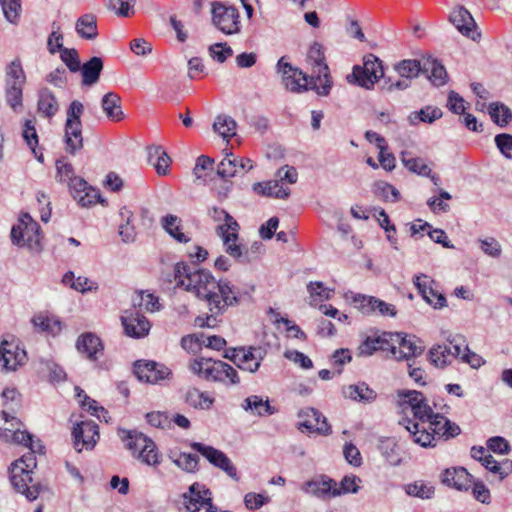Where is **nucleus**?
Returning a JSON list of instances; mask_svg holds the SVG:
<instances>
[{
	"mask_svg": "<svg viewBox=\"0 0 512 512\" xmlns=\"http://www.w3.org/2000/svg\"><path fill=\"white\" fill-rule=\"evenodd\" d=\"M265 354V350L261 347L233 348L230 360L241 370L254 373L259 369Z\"/></svg>",
	"mask_w": 512,
	"mask_h": 512,
	"instance_id": "obj_16",
	"label": "nucleus"
},
{
	"mask_svg": "<svg viewBox=\"0 0 512 512\" xmlns=\"http://www.w3.org/2000/svg\"><path fill=\"white\" fill-rule=\"evenodd\" d=\"M190 447L199 452L211 465L225 472L233 480L239 481L235 465L223 451L200 442H191Z\"/></svg>",
	"mask_w": 512,
	"mask_h": 512,
	"instance_id": "obj_11",
	"label": "nucleus"
},
{
	"mask_svg": "<svg viewBox=\"0 0 512 512\" xmlns=\"http://www.w3.org/2000/svg\"><path fill=\"white\" fill-rule=\"evenodd\" d=\"M343 395L346 398L360 402H372L376 398V392L365 383L344 387Z\"/></svg>",
	"mask_w": 512,
	"mask_h": 512,
	"instance_id": "obj_38",
	"label": "nucleus"
},
{
	"mask_svg": "<svg viewBox=\"0 0 512 512\" xmlns=\"http://www.w3.org/2000/svg\"><path fill=\"white\" fill-rule=\"evenodd\" d=\"M236 121L229 115L220 114L215 118L213 130L223 139H230L236 135Z\"/></svg>",
	"mask_w": 512,
	"mask_h": 512,
	"instance_id": "obj_43",
	"label": "nucleus"
},
{
	"mask_svg": "<svg viewBox=\"0 0 512 512\" xmlns=\"http://www.w3.org/2000/svg\"><path fill=\"white\" fill-rule=\"evenodd\" d=\"M11 241L19 248H26L32 253L43 249L40 225L28 213H23L11 229Z\"/></svg>",
	"mask_w": 512,
	"mask_h": 512,
	"instance_id": "obj_4",
	"label": "nucleus"
},
{
	"mask_svg": "<svg viewBox=\"0 0 512 512\" xmlns=\"http://www.w3.org/2000/svg\"><path fill=\"white\" fill-rule=\"evenodd\" d=\"M5 100L14 112L23 107V88L26 75L20 59L16 58L5 67Z\"/></svg>",
	"mask_w": 512,
	"mask_h": 512,
	"instance_id": "obj_5",
	"label": "nucleus"
},
{
	"mask_svg": "<svg viewBox=\"0 0 512 512\" xmlns=\"http://www.w3.org/2000/svg\"><path fill=\"white\" fill-rule=\"evenodd\" d=\"M185 401L189 406L195 409L208 410L213 405L214 398L205 392H201L197 388H190L186 392Z\"/></svg>",
	"mask_w": 512,
	"mask_h": 512,
	"instance_id": "obj_42",
	"label": "nucleus"
},
{
	"mask_svg": "<svg viewBox=\"0 0 512 512\" xmlns=\"http://www.w3.org/2000/svg\"><path fill=\"white\" fill-rule=\"evenodd\" d=\"M298 417L303 419L298 423V429H307L310 433H317L319 435H330L332 433L331 426L327 418L317 409L308 407L302 409L298 413Z\"/></svg>",
	"mask_w": 512,
	"mask_h": 512,
	"instance_id": "obj_19",
	"label": "nucleus"
},
{
	"mask_svg": "<svg viewBox=\"0 0 512 512\" xmlns=\"http://www.w3.org/2000/svg\"><path fill=\"white\" fill-rule=\"evenodd\" d=\"M389 340L391 341L389 351L397 360H409L421 355L424 351V347L417 344L418 340L414 336L408 337L402 333H389Z\"/></svg>",
	"mask_w": 512,
	"mask_h": 512,
	"instance_id": "obj_15",
	"label": "nucleus"
},
{
	"mask_svg": "<svg viewBox=\"0 0 512 512\" xmlns=\"http://www.w3.org/2000/svg\"><path fill=\"white\" fill-rule=\"evenodd\" d=\"M28 447L30 451L24 454L19 460L15 461L13 464H20L23 468L29 469V472H32L36 467V458L35 453H42L44 447L39 443H35L33 441V436H31V444L24 445Z\"/></svg>",
	"mask_w": 512,
	"mask_h": 512,
	"instance_id": "obj_50",
	"label": "nucleus"
},
{
	"mask_svg": "<svg viewBox=\"0 0 512 512\" xmlns=\"http://www.w3.org/2000/svg\"><path fill=\"white\" fill-rule=\"evenodd\" d=\"M255 193L263 196L285 199L290 195V189L283 187L278 180L257 182L253 185Z\"/></svg>",
	"mask_w": 512,
	"mask_h": 512,
	"instance_id": "obj_32",
	"label": "nucleus"
},
{
	"mask_svg": "<svg viewBox=\"0 0 512 512\" xmlns=\"http://www.w3.org/2000/svg\"><path fill=\"white\" fill-rule=\"evenodd\" d=\"M121 433V438L126 443V448L131 450L137 459L149 466L160 464V454L152 439L136 431L122 430Z\"/></svg>",
	"mask_w": 512,
	"mask_h": 512,
	"instance_id": "obj_6",
	"label": "nucleus"
},
{
	"mask_svg": "<svg viewBox=\"0 0 512 512\" xmlns=\"http://www.w3.org/2000/svg\"><path fill=\"white\" fill-rule=\"evenodd\" d=\"M119 215L121 223L119 225V235L125 243L134 242L136 239V229L134 226V214L127 207L120 209Z\"/></svg>",
	"mask_w": 512,
	"mask_h": 512,
	"instance_id": "obj_36",
	"label": "nucleus"
},
{
	"mask_svg": "<svg viewBox=\"0 0 512 512\" xmlns=\"http://www.w3.org/2000/svg\"><path fill=\"white\" fill-rule=\"evenodd\" d=\"M213 164L214 161L210 157L201 155L197 158L193 174L197 179H205L208 172L213 170Z\"/></svg>",
	"mask_w": 512,
	"mask_h": 512,
	"instance_id": "obj_64",
	"label": "nucleus"
},
{
	"mask_svg": "<svg viewBox=\"0 0 512 512\" xmlns=\"http://www.w3.org/2000/svg\"><path fill=\"white\" fill-rule=\"evenodd\" d=\"M76 31L80 37L93 40L97 37V19L93 14L81 16L75 25Z\"/></svg>",
	"mask_w": 512,
	"mask_h": 512,
	"instance_id": "obj_40",
	"label": "nucleus"
},
{
	"mask_svg": "<svg viewBox=\"0 0 512 512\" xmlns=\"http://www.w3.org/2000/svg\"><path fill=\"white\" fill-rule=\"evenodd\" d=\"M181 219L173 214H168L161 219L163 229L179 243H187L190 238L182 232Z\"/></svg>",
	"mask_w": 512,
	"mask_h": 512,
	"instance_id": "obj_37",
	"label": "nucleus"
},
{
	"mask_svg": "<svg viewBox=\"0 0 512 512\" xmlns=\"http://www.w3.org/2000/svg\"><path fill=\"white\" fill-rule=\"evenodd\" d=\"M134 373L140 381L150 384H159L172 375V371L164 364L145 360L135 362Z\"/></svg>",
	"mask_w": 512,
	"mask_h": 512,
	"instance_id": "obj_17",
	"label": "nucleus"
},
{
	"mask_svg": "<svg viewBox=\"0 0 512 512\" xmlns=\"http://www.w3.org/2000/svg\"><path fill=\"white\" fill-rule=\"evenodd\" d=\"M384 75L382 62L373 54L364 57V64L362 67L355 66L353 72L347 75L349 83H357L359 86L366 89L373 88L374 84L379 81Z\"/></svg>",
	"mask_w": 512,
	"mask_h": 512,
	"instance_id": "obj_9",
	"label": "nucleus"
},
{
	"mask_svg": "<svg viewBox=\"0 0 512 512\" xmlns=\"http://www.w3.org/2000/svg\"><path fill=\"white\" fill-rule=\"evenodd\" d=\"M354 301L359 303L363 313H377L381 316H396V308L394 305L380 300L373 296L358 295Z\"/></svg>",
	"mask_w": 512,
	"mask_h": 512,
	"instance_id": "obj_25",
	"label": "nucleus"
},
{
	"mask_svg": "<svg viewBox=\"0 0 512 512\" xmlns=\"http://www.w3.org/2000/svg\"><path fill=\"white\" fill-rule=\"evenodd\" d=\"M29 469L20 464H12L10 468V480L14 489L24 495L27 500L34 501L40 493V485L35 482Z\"/></svg>",
	"mask_w": 512,
	"mask_h": 512,
	"instance_id": "obj_14",
	"label": "nucleus"
},
{
	"mask_svg": "<svg viewBox=\"0 0 512 512\" xmlns=\"http://www.w3.org/2000/svg\"><path fill=\"white\" fill-rule=\"evenodd\" d=\"M148 158L159 175H166L168 173L171 160L162 147L154 146L149 148Z\"/></svg>",
	"mask_w": 512,
	"mask_h": 512,
	"instance_id": "obj_39",
	"label": "nucleus"
},
{
	"mask_svg": "<svg viewBox=\"0 0 512 512\" xmlns=\"http://www.w3.org/2000/svg\"><path fill=\"white\" fill-rule=\"evenodd\" d=\"M378 449L380 450L381 454L386 458V460L391 465H399L401 462V459L399 458L397 454V444L396 442L391 438H384L380 440Z\"/></svg>",
	"mask_w": 512,
	"mask_h": 512,
	"instance_id": "obj_52",
	"label": "nucleus"
},
{
	"mask_svg": "<svg viewBox=\"0 0 512 512\" xmlns=\"http://www.w3.org/2000/svg\"><path fill=\"white\" fill-rule=\"evenodd\" d=\"M103 70V60L94 56L89 61L81 65L80 72L82 75V85L92 86L99 81Z\"/></svg>",
	"mask_w": 512,
	"mask_h": 512,
	"instance_id": "obj_30",
	"label": "nucleus"
},
{
	"mask_svg": "<svg viewBox=\"0 0 512 512\" xmlns=\"http://www.w3.org/2000/svg\"><path fill=\"white\" fill-rule=\"evenodd\" d=\"M212 23L226 35L238 34L241 30L240 14L234 6L222 2L212 3Z\"/></svg>",
	"mask_w": 512,
	"mask_h": 512,
	"instance_id": "obj_10",
	"label": "nucleus"
},
{
	"mask_svg": "<svg viewBox=\"0 0 512 512\" xmlns=\"http://www.w3.org/2000/svg\"><path fill=\"white\" fill-rule=\"evenodd\" d=\"M32 323L34 324L35 328L41 332H49L55 334L61 330L60 322L58 320H54L43 315H37L33 317Z\"/></svg>",
	"mask_w": 512,
	"mask_h": 512,
	"instance_id": "obj_57",
	"label": "nucleus"
},
{
	"mask_svg": "<svg viewBox=\"0 0 512 512\" xmlns=\"http://www.w3.org/2000/svg\"><path fill=\"white\" fill-rule=\"evenodd\" d=\"M83 112L84 105L78 100H73L66 111L64 140L66 144V151L72 155L83 148L81 122Z\"/></svg>",
	"mask_w": 512,
	"mask_h": 512,
	"instance_id": "obj_7",
	"label": "nucleus"
},
{
	"mask_svg": "<svg viewBox=\"0 0 512 512\" xmlns=\"http://www.w3.org/2000/svg\"><path fill=\"white\" fill-rule=\"evenodd\" d=\"M449 20L462 35L473 41L480 38L481 34L476 31V22L465 7H455L450 13Z\"/></svg>",
	"mask_w": 512,
	"mask_h": 512,
	"instance_id": "obj_21",
	"label": "nucleus"
},
{
	"mask_svg": "<svg viewBox=\"0 0 512 512\" xmlns=\"http://www.w3.org/2000/svg\"><path fill=\"white\" fill-rule=\"evenodd\" d=\"M482 465L491 473L498 475L500 481L512 473L511 460L504 459L503 461L498 462L491 454L485 456Z\"/></svg>",
	"mask_w": 512,
	"mask_h": 512,
	"instance_id": "obj_41",
	"label": "nucleus"
},
{
	"mask_svg": "<svg viewBox=\"0 0 512 512\" xmlns=\"http://www.w3.org/2000/svg\"><path fill=\"white\" fill-rule=\"evenodd\" d=\"M73 446L77 452L92 450L99 440L98 425L94 421H81L72 429Z\"/></svg>",
	"mask_w": 512,
	"mask_h": 512,
	"instance_id": "obj_18",
	"label": "nucleus"
},
{
	"mask_svg": "<svg viewBox=\"0 0 512 512\" xmlns=\"http://www.w3.org/2000/svg\"><path fill=\"white\" fill-rule=\"evenodd\" d=\"M21 422L7 410L0 413V438L8 443L31 444V434L20 429Z\"/></svg>",
	"mask_w": 512,
	"mask_h": 512,
	"instance_id": "obj_13",
	"label": "nucleus"
},
{
	"mask_svg": "<svg viewBox=\"0 0 512 512\" xmlns=\"http://www.w3.org/2000/svg\"><path fill=\"white\" fill-rule=\"evenodd\" d=\"M5 18L10 23H16L21 11V0H0Z\"/></svg>",
	"mask_w": 512,
	"mask_h": 512,
	"instance_id": "obj_58",
	"label": "nucleus"
},
{
	"mask_svg": "<svg viewBox=\"0 0 512 512\" xmlns=\"http://www.w3.org/2000/svg\"><path fill=\"white\" fill-rule=\"evenodd\" d=\"M443 113L440 108L434 106H426L419 111H414L408 116L411 125H416L418 122L433 123L435 120L440 119Z\"/></svg>",
	"mask_w": 512,
	"mask_h": 512,
	"instance_id": "obj_47",
	"label": "nucleus"
},
{
	"mask_svg": "<svg viewBox=\"0 0 512 512\" xmlns=\"http://www.w3.org/2000/svg\"><path fill=\"white\" fill-rule=\"evenodd\" d=\"M208 51L210 56L219 63H224L233 55L232 48L226 42L215 43L209 47Z\"/></svg>",
	"mask_w": 512,
	"mask_h": 512,
	"instance_id": "obj_62",
	"label": "nucleus"
},
{
	"mask_svg": "<svg viewBox=\"0 0 512 512\" xmlns=\"http://www.w3.org/2000/svg\"><path fill=\"white\" fill-rule=\"evenodd\" d=\"M413 283L423 299L436 309H441L447 305L446 298L443 294L433 289L434 280L425 274L416 275Z\"/></svg>",
	"mask_w": 512,
	"mask_h": 512,
	"instance_id": "obj_23",
	"label": "nucleus"
},
{
	"mask_svg": "<svg viewBox=\"0 0 512 512\" xmlns=\"http://www.w3.org/2000/svg\"><path fill=\"white\" fill-rule=\"evenodd\" d=\"M223 363L221 360L213 361L212 359L200 358L195 359L190 364V369L206 380L222 381Z\"/></svg>",
	"mask_w": 512,
	"mask_h": 512,
	"instance_id": "obj_24",
	"label": "nucleus"
},
{
	"mask_svg": "<svg viewBox=\"0 0 512 512\" xmlns=\"http://www.w3.org/2000/svg\"><path fill=\"white\" fill-rule=\"evenodd\" d=\"M3 404L8 412H15L20 407L21 395L15 388H6L2 392Z\"/></svg>",
	"mask_w": 512,
	"mask_h": 512,
	"instance_id": "obj_60",
	"label": "nucleus"
},
{
	"mask_svg": "<svg viewBox=\"0 0 512 512\" xmlns=\"http://www.w3.org/2000/svg\"><path fill=\"white\" fill-rule=\"evenodd\" d=\"M241 407L243 410L250 411L258 416L272 415L276 412V409L270 405L268 398L263 400L258 395H251L245 398Z\"/></svg>",
	"mask_w": 512,
	"mask_h": 512,
	"instance_id": "obj_34",
	"label": "nucleus"
},
{
	"mask_svg": "<svg viewBox=\"0 0 512 512\" xmlns=\"http://www.w3.org/2000/svg\"><path fill=\"white\" fill-rule=\"evenodd\" d=\"M442 482L457 490H467L472 482V476L463 467L446 469L442 474Z\"/></svg>",
	"mask_w": 512,
	"mask_h": 512,
	"instance_id": "obj_28",
	"label": "nucleus"
},
{
	"mask_svg": "<svg viewBox=\"0 0 512 512\" xmlns=\"http://www.w3.org/2000/svg\"><path fill=\"white\" fill-rule=\"evenodd\" d=\"M394 69L401 78L411 81L423 72V62L416 59H405L395 64Z\"/></svg>",
	"mask_w": 512,
	"mask_h": 512,
	"instance_id": "obj_44",
	"label": "nucleus"
},
{
	"mask_svg": "<svg viewBox=\"0 0 512 512\" xmlns=\"http://www.w3.org/2000/svg\"><path fill=\"white\" fill-rule=\"evenodd\" d=\"M59 52L61 60L67 66L70 72L75 73L80 71L81 62L76 49L65 47Z\"/></svg>",
	"mask_w": 512,
	"mask_h": 512,
	"instance_id": "obj_56",
	"label": "nucleus"
},
{
	"mask_svg": "<svg viewBox=\"0 0 512 512\" xmlns=\"http://www.w3.org/2000/svg\"><path fill=\"white\" fill-rule=\"evenodd\" d=\"M217 174L225 179L239 174L238 161L232 153L227 154L217 166Z\"/></svg>",
	"mask_w": 512,
	"mask_h": 512,
	"instance_id": "obj_51",
	"label": "nucleus"
},
{
	"mask_svg": "<svg viewBox=\"0 0 512 512\" xmlns=\"http://www.w3.org/2000/svg\"><path fill=\"white\" fill-rule=\"evenodd\" d=\"M52 28L53 31L48 37L47 47L51 54H55L65 47L63 46V35L61 33L60 25L56 22H53Z\"/></svg>",
	"mask_w": 512,
	"mask_h": 512,
	"instance_id": "obj_59",
	"label": "nucleus"
},
{
	"mask_svg": "<svg viewBox=\"0 0 512 512\" xmlns=\"http://www.w3.org/2000/svg\"><path fill=\"white\" fill-rule=\"evenodd\" d=\"M172 461L182 470L192 473L195 472L198 468L199 458L195 454L190 453H180L178 457L174 458L170 456Z\"/></svg>",
	"mask_w": 512,
	"mask_h": 512,
	"instance_id": "obj_54",
	"label": "nucleus"
},
{
	"mask_svg": "<svg viewBox=\"0 0 512 512\" xmlns=\"http://www.w3.org/2000/svg\"><path fill=\"white\" fill-rule=\"evenodd\" d=\"M429 360L437 368H444L452 362V350L446 345H434L428 353Z\"/></svg>",
	"mask_w": 512,
	"mask_h": 512,
	"instance_id": "obj_45",
	"label": "nucleus"
},
{
	"mask_svg": "<svg viewBox=\"0 0 512 512\" xmlns=\"http://www.w3.org/2000/svg\"><path fill=\"white\" fill-rule=\"evenodd\" d=\"M277 71L282 76L283 84L286 89L291 92H303L311 89V77L302 72L299 68L285 62V58L281 57L277 63Z\"/></svg>",
	"mask_w": 512,
	"mask_h": 512,
	"instance_id": "obj_12",
	"label": "nucleus"
},
{
	"mask_svg": "<svg viewBox=\"0 0 512 512\" xmlns=\"http://www.w3.org/2000/svg\"><path fill=\"white\" fill-rule=\"evenodd\" d=\"M302 490L321 499L339 496V492H336V481L328 477L307 481Z\"/></svg>",
	"mask_w": 512,
	"mask_h": 512,
	"instance_id": "obj_26",
	"label": "nucleus"
},
{
	"mask_svg": "<svg viewBox=\"0 0 512 512\" xmlns=\"http://www.w3.org/2000/svg\"><path fill=\"white\" fill-rule=\"evenodd\" d=\"M208 215L215 222H223L217 226L216 233L222 238L225 251L237 261L247 262V250L236 243L240 229L238 222L226 210L216 206L208 209Z\"/></svg>",
	"mask_w": 512,
	"mask_h": 512,
	"instance_id": "obj_3",
	"label": "nucleus"
},
{
	"mask_svg": "<svg viewBox=\"0 0 512 512\" xmlns=\"http://www.w3.org/2000/svg\"><path fill=\"white\" fill-rule=\"evenodd\" d=\"M399 424L409 432V436L415 444L424 448L435 447L437 438L449 440L461 433L460 427L455 422L440 413H436L430 420L428 428L420 429V424L414 423V420L410 418H403Z\"/></svg>",
	"mask_w": 512,
	"mask_h": 512,
	"instance_id": "obj_2",
	"label": "nucleus"
},
{
	"mask_svg": "<svg viewBox=\"0 0 512 512\" xmlns=\"http://www.w3.org/2000/svg\"><path fill=\"white\" fill-rule=\"evenodd\" d=\"M488 109L493 122L500 127H505L512 120L511 110L503 103L493 102Z\"/></svg>",
	"mask_w": 512,
	"mask_h": 512,
	"instance_id": "obj_49",
	"label": "nucleus"
},
{
	"mask_svg": "<svg viewBox=\"0 0 512 512\" xmlns=\"http://www.w3.org/2000/svg\"><path fill=\"white\" fill-rule=\"evenodd\" d=\"M374 193L384 201L397 202L400 198L399 191L391 184L378 181L374 184Z\"/></svg>",
	"mask_w": 512,
	"mask_h": 512,
	"instance_id": "obj_53",
	"label": "nucleus"
},
{
	"mask_svg": "<svg viewBox=\"0 0 512 512\" xmlns=\"http://www.w3.org/2000/svg\"><path fill=\"white\" fill-rule=\"evenodd\" d=\"M101 107L106 117L114 122H119L124 119V113L121 108V97L114 93H106L101 100Z\"/></svg>",
	"mask_w": 512,
	"mask_h": 512,
	"instance_id": "obj_29",
	"label": "nucleus"
},
{
	"mask_svg": "<svg viewBox=\"0 0 512 512\" xmlns=\"http://www.w3.org/2000/svg\"><path fill=\"white\" fill-rule=\"evenodd\" d=\"M401 398V406L405 409L406 407H410L411 411L415 409V407L419 406L426 398L424 395L416 390H407L403 391L399 394Z\"/></svg>",
	"mask_w": 512,
	"mask_h": 512,
	"instance_id": "obj_61",
	"label": "nucleus"
},
{
	"mask_svg": "<svg viewBox=\"0 0 512 512\" xmlns=\"http://www.w3.org/2000/svg\"><path fill=\"white\" fill-rule=\"evenodd\" d=\"M176 286L183 287L208 303L209 311L224 313L229 306L238 304V292L228 282L217 281L210 271L184 262L173 268Z\"/></svg>",
	"mask_w": 512,
	"mask_h": 512,
	"instance_id": "obj_1",
	"label": "nucleus"
},
{
	"mask_svg": "<svg viewBox=\"0 0 512 512\" xmlns=\"http://www.w3.org/2000/svg\"><path fill=\"white\" fill-rule=\"evenodd\" d=\"M307 58L315 74L311 76V89L320 96H327L332 88V80L321 44L315 42L310 47Z\"/></svg>",
	"mask_w": 512,
	"mask_h": 512,
	"instance_id": "obj_8",
	"label": "nucleus"
},
{
	"mask_svg": "<svg viewBox=\"0 0 512 512\" xmlns=\"http://www.w3.org/2000/svg\"><path fill=\"white\" fill-rule=\"evenodd\" d=\"M423 73L428 75L429 80L435 86H443L448 79L444 66L431 57L423 60Z\"/></svg>",
	"mask_w": 512,
	"mask_h": 512,
	"instance_id": "obj_33",
	"label": "nucleus"
},
{
	"mask_svg": "<svg viewBox=\"0 0 512 512\" xmlns=\"http://www.w3.org/2000/svg\"><path fill=\"white\" fill-rule=\"evenodd\" d=\"M125 334L132 338L148 335L151 325L148 319L137 310H127L121 316Z\"/></svg>",
	"mask_w": 512,
	"mask_h": 512,
	"instance_id": "obj_20",
	"label": "nucleus"
},
{
	"mask_svg": "<svg viewBox=\"0 0 512 512\" xmlns=\"http://www.w3.org/2000/svg\"><path fill=\"white\" fill-rule=\"evenodd\" d=\"M406 493L409 496L430 499L434 495V487L422 481H417L406 486Z\"/></svg>",
	"mask_w": 512,
	"mask_h": 512,
	"instance_id": "obj_55",
	"label": "nucleus"
},
{
	"mask_svg": "<svg viewBox=\"0 0 512 512\" xmlns=\"http://www.w3.org/2000/svg\"><path fill=\"white\" fill-rule=\"evenodd\" d=\"M412 413L414 415V418L419 421L418 423L420 424V429L425 427V424L429 423L430 420L436 414L434 413L433 409L427 404L426 400L420 403L419 406L415 407V409L412 410Z\"/></svg>",
	"mask_w": 512,
	"mask_h": 512,
	"instance_id": "obj_63",
	"label": "nucleus"
},
{
	"mask_svg": "<svg viewBox=\"0 0 512 512\" xmlns=\"http://www.w3.org/2000/svg\"><path fill=\"white\" fill-rule=\"evenodd\" d=\"M401 161L403 165L413 173L421 176H429L431 173V169L422 158L412 157L411 153L408 151H403L401 153Z\"/></svg>",
	"mask_w": 512,
	"mask_h": 512,
	"instance_id": "obj_48",
	"label": "nucleus"
},
{
	"mask_svg": "<svg viewBox=\"0 0 512 512\" xmlns=\"http://www.w3.org/2000/svg\"><path fill=\"white\" fill-rule=\"evenodd\" d=\"M77 350L86 354L89 360H97L98 354H102L103 345L99 337L91 332L80 335L76 342Z\"/></svg>",
	"mask_w": 512,
	"mask_h": 512,
	"instance_id": "obj_27",
	"label": "nucleus"
},
{
	"mask_svg": "<svg viewBox=\"0 0 512 512\" xmlns=\"http://www.w3.org/2000/svg\"><path fill=\"white\" fill-rule=\"evenodd\" d=\"M37 109L45 118H52L59 110V104L54 93L48 88L38 92Z\"/></svg>",
	"mask_w": 512,
	"mask_h": 512,
	"instance_id": "obj_31",
	"label": "nucleus"
},
{
	"mask_svg": "<svg viewBox=\"0 0 512 512\" xmlns=\"http://www.w3.org/2000/svg\"><path fill=\"white\" fill-rule=\"evenodd\" d=\"M391 341L389 340V333H384L381 336L372 338L367 337L358 347V355L370 356L377 350L388 351Z\"/></svg>",
	"mask_w": 512,
	"mask_h": 512,
	"instance_id": "obj_35",
	"label": "nucleus"
},
{
	"mask_svg": "<svg viewBox=\"0 0 512 512\" xmlns=\"http://www.w3.org/2000/svg\"><path fill=\"white\" fill-rule=\"evenodd\" d=\"M35 120L27 119L25 120L22 128V137L26 142L27 146L31 149L35 157L43 162V154H38L37 146H38V134L35 127Z\"/></svg>",
	"mask_w": 512,
	"mask_h": 512,
	"instance_id": "obj_46",
	"label": "nucleus"
},
{
	"mask_svg": "<svg viewBox=\"0 0 512 512\" xmlns=\"http://www.w3.org/2000/svg\"><path fill=\"white\" fill-rule=\"evenodd\" d=\"M27 361L26 351L17 344L4 341L0 346V367L6 371H15Z\"/></svg>",
	"mask_w": 512,
	"mask_h": 512,
	"instance_id": "obj_22",
	"label": "nucleus"
}]
</instances>
